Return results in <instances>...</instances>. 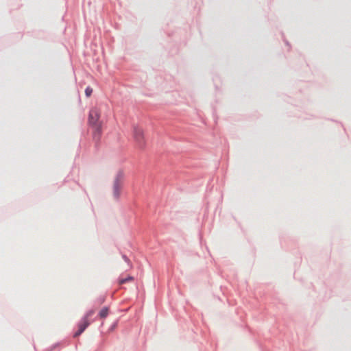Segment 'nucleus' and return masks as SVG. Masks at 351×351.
Segmentation results:
<instances>
[{
	"instance_id": "nucleus-1",
	"label": "nucleus",
	"mask_w": 351,
	"mask_h": 351,
	"mask_svg": "<svg viewBox=\"0 0 351 351\" xmlns=\"http://www.w3.org/2000/svg\"><path fill=\"white\" fill-rule=\"evenodd\" d=\"M100 112L97 108H93L89 113V123L94 128L95 133L100 134L101 131V123L99 122Z\"/></svg>"
},
{
	"instance_id": "nucleus-2",
	"label": "nucleus",
	"mask_w": 351,
	"mask_h": 351,
	"mask_svg": "<svg viewBox=\"0 0 351 351\" xmlns=\"http://www.w3.org/2000/svg\"><path fill=\"white\" fill-rule=\"evenodd\" d=\"M94 314V310H90L86 313V315L78 324V330L74 334V337H77L79 335H80L86 330V328L90 324V323L93 322V320H91L90 318L93 316Z\"/></svg>"
},
{
	"instance_id": "nucleus-3",
	"label": "nucleus",
	"mask_w": 351,
	"mask_h": 351,
	"mask_svg": "<svg viewBox=\"0 0 351 351\" xmlns=\"http://www.w3.org/2000/svg\"><path fill=\"white\" fill-rule=\"evenodd\" d=\"M133 138L138 148L143 149L145 147V139L144 136V132L141 128L138 126H134L133 128Z\"/></svg>"
},
{
	"instance_id": "nucleus-4",
	"label": "nucleus",
	"mask_w": 351,
	"mask_h": 351,
	"mask_svg": "<svg viewBox=\"0 0 351 351\" xmlns=\"http://www.w3.org/2000/svg\"><path fill=\"white\" fill-rule=\"evenodd\" d=\"M123 173L122 171H119L114 180L113 184V191L114 196L118 198L120 194V190L122 185V181L123 180Z\"/></svg>"
},
{
	"instance_id": "nucleus-5",
	"label": "nucleus",
	"mask_w": 351,
	"mask_h": 351,
	"mask_svg": "<svg viewBox=\"0 0 351 351\" xmlns=\"http://www.w3.org/2000/svg\"><path fill=\"white\" fill-rule=\"evenodd\" d=\"M108 313H109V308L108 307L105 306L100 310V311L99 313V316L100 318L104 319L108 316Z\"/></svg>"
},
{
	"instance_id": "nucleus-6",
	"label": "nucleus",
	"mask_w": 351,
	"mask_h": 351,
	"mask_svg": "<svg viewBox=\"0 0 351 351\" xmlns=\"http://www.w3.org/2000/svg\"><path fill=\"white\" fill-rule=\"evenodd\" d=\"M133 280H134L133 277L128 276V278L120 279L119 281V283L120 285H123V284L126 283L128 282L132 281Z\"/></svg>"
},
{
	"instance_id": "nucleus-7",
	"label": "nucleus",
	"mask_w": 351,
	"mask_h": 351,
	"mask_svg": "<svg viewBox=\"0 0 351 351\" xmlns=\"http://www.w3.org/2000/svg\"><path fill=\"white\" fill-rule=\"evenodd\" d=\"M93 93V88L90 86H88L85 89V94L87 97H90Z\"/></svg>"
},
{
	"instance_id": "nucleus-8",
	"label": "nucleus",
	"mask_w": 351,
	"mask_h": 351,
	"mask_svg": "<svg viewBox=\"0 0 351 351\" xmlns=\"http://www.w3.org/2000/svg\"><path fill=\"white\" fill-rule=\"evenodd\" d=\"M123 258L125 260V262L128 263L130 264V267H132V265L130 264V261L128 259V258L126 257L125 256H123Z\"/></svg>"
}]
</instances>
